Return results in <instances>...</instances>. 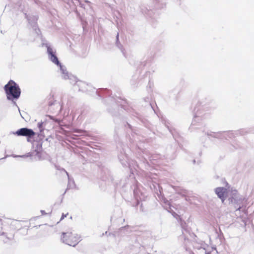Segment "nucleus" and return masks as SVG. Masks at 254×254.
<instances>
[{
    "label": "nucleus",
    "mask_w": 254,
    "mask_h": 254,
    "mask_svg": "<svg viewBox=\"0 0 254 254\" xmlns=\"http://www.w3.org/2000/svg\"><path fill=\"white\" fill-rule=\"evenodd\" d=\"M47 53L49 60L59 67L61 77L64 79H69L70 83L71 84L76 81V78L72 75L70 74L65 66L62 65L60 63L56 55L55 50L49 46L47 47Z\"/></svg>",
    "instance_id": "obj_1"
},
{
    "label": "nucleus",
    "mask_w": 254,
    "mask_h": 254,
    "mask_svg": "<svg viewBox=\"0 0 254 254\" xmlns=\"http://www.w3.org/2000/svg\"><path fill=\"white\" fill-rule=\"evenodd\" d=\"M227 195L229 203L232 204L237 210H240L244 199V197L240 195L236 189L232 188L229 189Z\"/></svg>",
    "instance_id": "obj_2"
},
{
    "label": "nucleus",
    "mask_w": 254,
    "mask_h": 254,
    "mask_svg": "<svg viewBox=\"0 0 254 254\" xmlns=\"http://www.w3.org/2000/svg\"><path fill=\"white\" fill-rule=\"evenodd\" d=\"M4 90L7 99L13 101L17 99L20 95V89L17 84L10 80L4 86Z\"/></svg>",
    "instance_id": "obj_3"
},
{
    "label": "nucleus",
    "mask_w": 254,
    "mask_h": 254,
    "mask_svg": "<svg viewBox=\"0 0 254 254\" xmlns=\"http://www.w3.org/2000/svg\"><path fill=\"white\" fill-rule=\"evenodd\" d=\"M62 241L69 246L75 247L81 240L78 234L72 232L63 233L61 236Z\"/></svg>",
    "instance_id": "obj_4"
},
{
    "label": "nucleus",
    "mask_w": 254,
    "mask_h": 254,
    "mask_svg": "<svg viewBox=\"0 0 254 254\" xmlns=\"http://www.w3.org/2000/svg\"><path fill=\"white\" fill-rule=\"evenodd\" d=\"M229 189H231V188L229 187H227V188L218 187L215 189V193L222 202H224L225 199L227 198Z\"/></svg>",
    "instance_id": "obj_5"
},
{
    "label": "nucleus",
    "mask_w": 254,
    "mask_h": 254,
    "mask_svg": "<svg viewBox=\"0 0 254 254\" xmlns=\"http://www.w3.org/2000/svg\"><path fill=\"white\" fill-rule=\"evenodd\" d=\"M194 247L199 251L198 254H209V247L203 242L195 243Z\"/></svg>",
    "instance_id": "obj_6"
},
{
    "label": "nucleus",
    "mask_w": 254,
    "mask_h": 254,
    "mask_svg": "<svg viewBox=\"0 0 254 254\" xmlns=\"http://www.w3.org/2000/svg\"><path fill=\"white\" fill-rule=\"evenodd\" d=\"M14 134L18 136H25L31 137L35 134V132L31 129L27 128H21L17 130Z\"/></svg>",
    "instance_id": "obj_7"
},
{
    "label": "nucleus",
    "mask_w": 254,
    "mask_h": 254,
    "mask_svg": "<svg viewBox=\"0 0 254 254\" xmlns=\"http://www.w3.org/2000/svg\"><path fill=\"white\" fill-rule=\"evenodd\" d=\"M76 84L79 87V90L85 92L87 90L86 87L88 86V85L86 84L85 82L78 81H76Z\"/></svg>",
    "instance_id": "obj_8"
},
{
    "label": "nucleus",
    "mask_w": 254,
    "mask_h": 254,
    "mask_svg": "<svg viewBox=\"0 0 254 254\" xmlns=\"http://www.w3.org/2000/svg\"><path fill=\"white\" fill-rule=\"evenodd\" d=\"M201 118L199 117L196 116L194 118L192 121L191 124L192 125H195L196 123H199L201 122Z\"/></svg>",
    "instance_id": "obj_9"
},
{
    "label": "nucleus",
    "mask_w": 254,
    "mask_h": 254,
    "mask_svg": "<svg viewBox=\"0 0 254 254\" xmlns=\"http://www.w3.org/2000/svg\"><path fill=\"white\" fill-rule=\"evenodd\" d=\"M43 122H39L37 125V126H38L40 131H42V130L43 129Z\"/></svg>",
    "instance_id": "obj_10"
},
{
    "label": "nucleus",
    "mask_w": 254,
    "mask_h": 254,
    "mask_svg": "<svg viewBox=\"0 0 254 254\" xmlns=\"http://www.w3.org/2000/svg\"><path fill=\"white\" fill-rule=\"evenodd\" d=\"M166 203H167L166 204L169 205V208L170 209V210H172L171 208V205L170 202H169L168 201H167Z\"/></svg>",
    "instance_id": "obj_11"
},
{
    "label": "nucleus",
    "mask_w": 254,
    "mask_h": 254,
    "mask_svg": "<svg viewBox=\"0 0 254 254\" xmlns=\"http://www.w3.org/2000/svg\"><path fill=\"white\" fill-rule=\"evenodd\" d=\"M66 216V215H64V214H63V215L61 218V220H62V219H63L64 217H65Z\"/></svg>",
    "instance_id": "obj_12"
},
{
    "label": "nucleus",
    "mask_w": 254,
    "mask_h": 254,
    "mask_svg": "<svg viewBox=\"0 0 254 254\" xmlns=\"http://www.w3.org/2000/svg\"><path fill=\"white\" fill-rule=\"evenodd\" d=\"M14 157H22V156H17V155H15V156H13Z\"/></svg>",
    "instance_id": "obj_13"
},
{
    "label": "nucleus",
    "mask_w": 254,
    "mask_h": 254,
    "mask_svg": "<svg viewBox=\"0 0 254 254\" xmlns=\"http://www.w3.org/2000/svg\"><path fill=\"white\" fill-rule=\"evenodd\" d=\"M165 207H166V209H167V210H168V208H167V206H166Z\"/></svg>",
    "instance_id": "obj_14"
},
{
    "label": "nucleus",
    "mask_w": 254,
    "mask_h": 254,
    "mask_svg": "<svg viewBox=\"0 0 254 254\" xmlns=\"http://www.w3.org/2000/svg\"><path fill=\"white\" fill-rule=\"evenodd\" d=\"M42 213H44V211H41Z\"/></svg>",
    "instance_id": "obj_15"
}]
</instances>
